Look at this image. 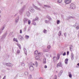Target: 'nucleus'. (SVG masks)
Wrapping results in <instances>:
<instances>
[{
    "mask_svg": "<svg viewBox=\"0 0 79 79\" xmlns=\"http://www.w3.org/2000/svg\"><path fill=\"white\" fill-rule=\"evenodd\" d=\"M46 56H47V57H48V54H46Z\"/></svg>",
    "mask_w": 79,
    "mask_h": 79,
    "instance_id": "45",
    "label": "nucleus"
},
{
    "mask_svg": "<svg viewBox=\"0 0 79 79\" xmlns=\"http://www.w3.org/2000/svg\"><path fill=\"white\" fill-rule=\"evenodd\" d=\"M1 79V76L0 75V79Z\"/></svg>",
    "mask_w": 79,
    "mask_h": 79,
    "instance_id": "60",
    "label": "nucleus"
},
{
    "mask_svg": "<svg viewBox=\"0 0 79 79\" xmlns=\"http://www.w3.org/2000/svg\"><path fill=\"white\" fill-rule=\"evenodd\" d=\"M24 9L23 8H22L20 10H19V13L21 15L23 13V11H24Z\"/></svg>",
    "mask_w": 79,
    "mask_h": 79,
    "instance_id": "7",
    "label": "nucleus"
},
{
    "mask_svg": "<svg viewBox=\"0 0 79 79\" xmlns=\"http://www.w3.org/2000/svg\"><path fill=\"white\" fill-rule=\"evenodd\" d=\"M63 56H65L66 55V52H64V53L63 54Z\"/></svg>",
    "mask_w": 79,
    "mask_h": 79,
    "instance_id": "41",
    "label": "nucleus"
},
{
    "mask_svg": "<svg viewBox=\"0 0 79 79\" xmlns=\"http://www.w3.org/2000/svg\"><path fill=\"white\" fill-rule=\"evenodd\" d=\"M40 54H41V53L40 52L38 53V55L39 56H37L36 57H35V59L36 60H40L39 58L40 57H39V56H40Z\"/></svg>",
    "mask_w": 79,
    "mask_h": 79,
    "instance_id": "5",
    "label": "nucleus"
},
{
    "mask_svg": "<svg viewBox=\"0 0 79 79\" xmlns=\"http://www.w3.org/2000/svg\"><path fill=\"white\" fill-rule=\"evenodd\" d=\"M14 41H15V42H18V40H17V39L14 38L13 39Z\"/></svg>",
    "mask_w": 79,
    "mask_h": 79,
    "instance_id": "26",
    "label": "nucleus"
},
{
    "mask_svg": "<svg viewBox=\"0 0 79 79\" xmlns=\"http://www.w3.org/2000/svg\"><path fill=\"white\" fill-rule=\"evenodd\" d=\"M44 22L45 23H49V20H44Z\"/></svg>",
    "mask_w": 79,
    "mask_h": 79,
    "instance_id": "30",
    "label": "nucleus"
},
{
    "mask_svg": "<svg viewBox=\"0 0 79 79\" xmlns=\"http://www.w3.org/2000/svg\"><path fill=\"white\" fill-rule=\"evenodd\" d=\"M74 17H72V16H69L68 17H67V20H68L69 19H71V18H74Z\"/></svg>",
    "mask_w": 79,
    "mask_h": 79,
    "instance_id": "21",
    "label": "nucleus"
},
{
    "mask_svg": "<svg viewBox=\"0 0 79 79\" xmlns=\"http://www.w3.org/2000/svg\"><path fill=\"white\" fill-rule=\"evenodd\" d=\"M28 79H32V75H30L28 76Z\"/></svg>",
    "mask_w": 79,
    "mask_h": 79,
    "instance_id": "32",
    "label": "nucleus"
},
{
    "mask_svg": "<svg viewBox=\"0 0 79 79\" xmlns=\"http://www.w3.org/2000/svg\"><path fill=\"white\" fill-rule=\"evenodd\" d=\"M28 10H29L31 13H34L35 11L34 9L32 8V7L31 6H30V7L28 8Z\"/></svg>",
    "mask_w": 79,
    "mask_h": 79,
    "instance_id": "3",
    "label": "nucleus"
},
{
    "mask_svg": "<svg viewBox=\"0 0 79 79\" xmlns=\"http://www.w3.org/2000/svg\"><path fill=\"white\" fill-rule=\"evenodd\" d=\"M26 15L28 17H29L30 16V12L29 11H27L26 13Z\"/></svg>",
    "mask_w": 79,
    "mask_h": 79,
    "instance_id": "12",
    "label": "nucleus"
},
{
    "mask_svg": "<svg viewBox=\"0 0 79 79\" xmlns=\"http://www.w3.org/2000/svg\"><path fill=\"white\" fill-rule=\"evenodd\" d=\"M4 29H5V27L3 26L2 27L1 30H1V31H3V30Z\"/></svg>",
    "mask_w": 79,
    "mask_h": 79,
    "instance_id": "35",
    "label": "nucleus"
},
{
    "mask_svg": "<svg viewBox=\"0 0 79 79\" xmlns=\"http://www.w3.org/2000/svg\"><path fill=\"white\" fill-rule=\"evenodd\" d=\"M77 66H76V68H77Z\"/></svg>",
    "mask_w": 79,
    "mask_h": 79,
    "instance_id": "63",
    "label": "nucleus"
},
{
    "mask_svg": "<svg viewBox=\"0 0 79 79\" xmlns=\"http://www.w3.org/2000/svg\"><path fill=\"white\" fill-rule=\"evenodd\" d=\"M17 52L18 54H19V53H21V51H20V50H17Z\"/></svg>",
    "mask_w": 79,
    "mask_h": 79,
    "instance_id": "33",
    "label": "nucleus"
},
{
    "mask_svg": "<svg viewBox=\"0 0 79 79\" xmlns=\"http://www.w3.org/2000/svg\"><path fill=\"white\" fill-rule=\"evenodd\" d=\"M61 74H59L58 77H60V76H61Z\"/></svg>",
    "mask_w": 79,
    "mask_h": 79,
    "instance_id": "52",
    "label": "nucleus"
},
{
    "mask_svg": "<svg viewBox=\"0 0 79 79\" xmlns=\"http://www.w3.org/2000/svg\"><path fill=\"white\" fill-rule=\"evenodd\" d=\"M77 66H79V63H78V64H77Z\"/></svg>",
    "mask_w": 79,
    "mask_h": 79,
    "instance_id": "57",
    "label": "nucleus"
},
{
    "mask_svg": "<svg viewBox=\"0 0 79 79\" xmlns=\"http://www.w3.org/2000/svg\"><path fill=\"white\" fill-rule=\"evenodd\" d=\"M23 50L25 54L26 55H27V50H26V48H24Z\"/></svg>",
    "mask_w": 79,
    "mask_h": 79,
    "instance_id": "16",
    "label": "nucleus"
},
{
    "mask_svg": "<svg viewBox=\"0 0 79 79\" xmlns=\"http://www.w3.org/2000/svg\"><path fill=\"white\" fill-rule=\"evenodd\" d=\"M59 58H60L59 55H58L57 57L55 56L53 57V63H56V61H57V60H59Z\"/></svg>",
    "mask_w": 79,
    "mask_h": 79,
    "instance_id": "1",
    "label": "nucleus"
},
{
    "mask_svg": "<svg viewBox=\"0 0 79 79\" xmlns=\"http://www.w3.org/2000/svg\"><path fill=\"white\" fill-rule=\"evenodd\" d=\"M39 20V19H38V17H36L34 19H33V21H38Z\"/></svg>",
    "mask_w": 79,
    "mask_h": 79,
    "instance_id": "19",
    "label": "nucleus"
},
{
    "mask_svg": "<svg viewBox=\"0 0 79 79\" xmlns=\"http://www.w3.org/2000/svg\"><path fill=\"white\" fill-rule=\"evenodd\" d=\"M39 79H43V78H42V77H40V78Z\"/></svg>",
    "mask_w": 79,
    "mask_h": 79,
    "instance_id": "56",
    "label": "nucleus"
},
{
    "mask_svg": "<svg viewBox=\"0 0 79 79\" xmlns=\"http://www.w3.org/2000/svg\"><path fill=\"white\" fill-rule=\"evenodd\" d=\"M25 76H27V75H28V73H27V72H25Z\"/></svg>",
    "mask_w": 79,
    "mask_h": 79,
    "instance_id": "36",
    "label": "nucleus"
},
{
    "mask_svg": "<svg viewBox=\"0 0 79 79\" xmlns=\"http://www.w3.org/2000/svg\"><path fill=\"white\" fill-rule=\"evenodd\" d=\"M28 24H31V20H28Z\"/></svg>",
    "mask_w": 79,
    "mask_h": 79,
    "instance_id": "39",
    "label": "nucleus"
},
{
    "mask_svg": "<svg viewBox=\"0 0 79 79\" xmlns=\"http://www.w3.org/2000/svg\"><path fill=\"white\" fill-rule=\"evenodd\" d=\"M76 29H79V25L76 27Z\"/></svg>",
    "mask_w": 79,
    "mask_h": 79,
    "instance_id": "42",
    "label": "nucleus"
},
{
    "mask_svg": "<svg viewBox=\"0 0 79 79\" xmlns=\"http://www.w3.org/2000/svg\"><path fill=\"white\" fill-rule=\"evenodd\" d=\"M35 66L36 67H37V65L38 64H37V62L35 61V64H33V65L34 66L35 65Z\"/></svg>",
    "mask_w": 79,
    "mask_h": 79,
    "instance_id": "24",
    "label": "nucleus"
},
{
    "mask_svg": "<svg viewBox=\"0 0 79 79\" xmlns=\"http://www.w3.org/2000/svg\"><path fill=\"white\" fill-rule=\"evenodd\" d=\"M30 69L31 71H34V67H33L32 65H31L30 66Z\"/></svg>",
    "mask_w": 79,
    "mask_h": 79,
    "instance_id": "10",
    "label": "nucleus"
},
{
    "mask_svg": "<svg viewBox=\"0 0 79 79\" xmlns=\"http://www.w3.org/2000/svg\"><path fill=\"white\" fill-rule=\"evenodd\" d=\"M33 25L35 26V25H36V23H33Z\"/></svg>",
    "mask_w": 79,
    "mask_h": 79,
    "instance_id": "47",
    "label": "nucleus"
},
{
    "mask_svg": "<svg viewBox=\"0 0 79 79\" xmlns=\"http://www.w3.org/2000/svg\"><path fill=\"white\" fill-rule=\"evenodd\" d=\"M62 67V63H61V62H59L57 65V68H58V67Z\"/></svg>",
    "mask_w": 79,
    "mask_h": 79,
    "instance_id": "9",
    "label": "nucleus"
},
{
    "mask_svg": "<svg viewBox=\"0 0 79 79\" xmlns=\"http://www.w3.org/2000/svg\"><path fill=\"white\" fill-rule=\"evenodd\" d=\"M68 59H66L65 60V63L66 64H68Z\"/></svg>",
    "mask_w": 79,
    "mask_h": 79,
    "instance_id": "17",
    "label": "nucleus"
},
{
    "mask_svg": "<svg viewBox=\"0 0 79 79\" xmlns=\"http://www.w3.org/2000/svg\"><path fill=\"white\" fill-rule=\"evenodd\" d=\"M43 52H48V49H43Z\"/></svg>",
    "mask_w": 79,
    "mask_h": 79,
    "instance_id": "25",
    "label": "nucleus"
},
{
    "mask_svg": "<svg viewBox=\"0 0 79 79\" xmlns=\"http://www.w3.org/2000/svg\"><path fill=\"white\" fill-rule=\"evenodd\" d=\"M70 9H74L76 8V5L73 3H72L70 5Z\"/></svg>",
    "mask_w": 79,
    "mask_h": 79,
    "instance_id": "2",
    "label": "nucleus"
},
{
    "mask_svg": "<svg viewBox=\"0 0 79 79\" xmlns=\"http://www.w3.org/2000/svg\"><path fill=\"white\" fill-rule=\"evenodd\" d=\"M22 66H25V64H24V63H22Z\"/></svg>",
    "mask_w": 79,
    "mask_h": 79,
    "instance_id": "40",
    "label": "nucleus"
},
{
    "mask_svg": "<svg viewBox=\"0 0 79 79\" xmlns=\"http://www.w3.org/2000/svg\"><path fill=\"white\" fill-rule=\"evenodd\" d=\"M48 19H49V20H52V19L50 18H49Z\"/></svg>",
    "mask_w": 79,
    "mask_h": 79,
    "instance_id": "49",
    "label": "nucleus"
},
{
    "mask_svg": "<svg viewBox=\"0 0 79 79\" xmlns=\"http://www.w3.org/2000/svg\"><path fill=\"white\" fill-rule=\"evenodd\" d=\"M69 52H67V55H69Z\"/></svg>",
    "mask_w": 79,
    "mask_h": 79,
    "instance_id": "48",
    "label": "nucleus"
},
{
    "mask_svg": "<svg viewBox=\"0 0 79 79\" xmlns=\"http://www.w3.org/2000/svg\"><path fill=\"white\" fill-rule=\"evenodd\" d=\"M1 49H2V48L1 47H0V50H1Z\"/></svg>",
    "mask_w": 79,
    "mask_h": 79,
    "instance_id": "59",
    "label": "nucleus"
},
{
    "mask_svg": "<svg viewBox=\"0 0 79 79\" xmlns=\"http://www.w3.org/2000/svg\"><path fill=\"white\" fill-rule=\"evenodd\" d=\"M46 58H44L43 60V64H46Z\"/></svg>",
    "mask_w": 79,
    "mask_h": 79,
    "instance_id": "18",
    "label": "nucleus"
},
{
    "mask_svg": "<svg viewBox=\"0 0 79 79\" xmlns=\"http://www.w3.org/2000/svg\"><path fill=\"white\" fill-rule=\"evenodd\" d=\"M60 23V20H58L57 21V24H59Z\"/></svg>",
    "mask_w": 79,
    "mask_h": 79,
    "instance_id": "37",
    "label": "nucleus"
},
{
    "mask_svg": "<svg viewBox=\"0 0 79 79\" xmlns=\"http://www.w3.org/2000/svg\"><path fill=\"white\" fill-rule=\"evenodd\" d=\"M0 13H1V11L0 10Z\"/></svg>",
    "mask_w": 79,
    "mask_h": 79,
    "instance_id": "61",
    "label": "nucleus"
},
{
    "mask_svg": "<svg viewBox=\"0 0 79 79\" xmlns=\"http://www.w3.org/2000/svg\"><path fill=\"white\" fill-rule=\"evenodd\" d=\"M35 55H37V54H38V51L37 50H36L35 52Z\"/></svg>",
    "mask_w": 79,
    "mask_h": 79,
    "instance_id": "27",
    "label": "nucleus"
},
{
    "mask_svg": "<svg viewBox=\"0 0 79 79\" xmlns=\"http://www.w3.org/2000/svg\"><path fill=\"white\" fill-rule=\"evenodd\" d=\"M26 29H27L26 27H25L24 29V31H26Z\"/></svg>",
    "mask_w": 79,
    "mask_h": 79,
    "instance_id": "43",
    "label": "nucleus"
},
{
    "mask_svg": "<svg viewBox=\"0 0 79 79\" xmlns=\"http://www.w3.org/2000/svg\"><path fill=\"white\" fill-rule=\"evenodd\" d=\"M64 36H66V33H65L64 34Z\"/></svg>",
    "mask_w": 79,
    "mask_h": 79,
    "instance_id": "53",
    "label": "nucleus"
},
{
    "mask_svg": "<svg viewBox=\"0 0 79 79\" xmlns=\"http://www.w3.org/2000/svg\"><path fill=\"white\" fill-rule=\"evenodd\" d=\"M28 19H23V23H24L25 24V23H27V21H28Z\"/></svg>",
    "mask_w": 79,
    "mask_h": 79,
    "instance_id": "11",
    "label": "nucleus"
},
{
    "mask_svg": "<svg viewBox=\"0 0 79 79\" xmlns=\"http://www.w3.org/2000/svg\"><path fill=\"white\" fill-rule=\"evenodd\" d=\"M0 17H1V16H0Z\"/></svg>",
    "mask_w": 79,
    "mask_h": 79,
    "instance_id": "64",
    "label": "nucleus"
},
{
    "mask_svg": "<svg viewBox=\"0 0 79 79\" xmlns=\"http://www.w3.org/2000/svg\"><path fill=\"white\" fill-rule=\"evenodd\" d=\"M7 69V70H10V69Z\"/></svg>",
    "mask_w": 79,
    "mask_h": 79,
    "instance_id": "58",
    "label": "nucleus"
},
{
    "mask_svg": "<svg viewBox=\"0 0 79 79\" xmlns=\"http://www.w3.org/2000/svg\"><path fill=\"white\" fill-rule=\"evenodd\" d=\"M71 55L72 60H74V54L73 53H72Z\"/></svg>",
    "mask_w": 79,
    "mask_h": 79,
    "instance_id": "20",
    "label": "nucleus"
},
{
    "mask_svg": "<svg viewBox=\"0 0 79 79\" xmlns=\"http://www.w3.org/2000/svg\"><path fill=\"white\" fill-rule=\"evenodd\" d=\"M20 34H22V30H20Z\"/></svg>",
    "mask_w": 79,
    "mask_h": 79,
    "instance_id": "44",
    "label": "nucleus"
},
{
    "mask_svg": "<svg viewBox=\"0 0 79 79\" xmlns=\"http://www.w3.org/2000/svg\"><path fill=\"white\" fill-rule=\"evenodd\" d=\"M58 35L59 36H60V35H61V31H60L59 32Z\"/></svg>",
    "mask_w": 79,
    "mask_h": 79,
    "instance_id": "34",
    "label": "nucleus"
},
{
    "mask_svg": "<svg viewBox=\"0 0 79 79\" xmlns=\"http://www.w3.org/2000/svg\"><path fill=\"white\" fill-rule=\"evenodd\" d=\"M71 0H65L64 3L66 4H69L71 3Z\"/></svg>",
    "mask_w": 79,
    "mask_h": 79,
    "instance_id": "4",
    "label": "nucleus"
},
{
    "mask_svg": "<svg viewBox=\"0 0 79 79\" xmlns=\"http://www.w3.org/2000/svg\"><path fill=\"white\" fill-rule=\"evenodd\" d=\"M39 5L40 6H41V5H42V4H40V3H39Z\"/></svg>",
    "mask_w": 79,
    "mask_h": 79,
    "instance_id": "54",
    "label": "nucleus"
},
{
    "mask_svg": "<svg viewBox=\"0 0 79 79\" xmlns=\"http://www.w3.org/2000/svg\"><path fill=\"white\" fill-rule=\"evenodd\" d=\"M5 64L7 66H9V67H11V66H13V64L10 63H6Z\"/></svg>",
    "mask_w": 79,
    "mask_h": 79,
    "instance_id": "6",
    "label": "nucleus"
},
{
    "mask_svg": "<svg viewBox=\"0 0 79 79\" xmlns=\"http://www.w3.org/2000/svg\"><path fill=\"white\" fill-rule=\"evenodd\" d=\"M2 30H0V34H1L2 33Z\"/></svg>",
    "mask_w": 79,
    "mask_h": 79,
    "instance_id": "50",
    "label": "nucleus"
},
{
    "mask_svg": "<svg viewBox=\"0 0 79 79\" xmlns=\"http://www.w3.org/2000/svg\"><path fill=\"white\" fill-rule=\"evenodd\" d=\"M17 45L18 46V47L20 49H21V45H20L18 43H17Z\"/></svg>",
    "mask_w": 79,
    "mask_h": 79,
    "instance_id": "23",
    "label": "nucleus"
},
{
    "mask_svg": "<svg viewBox=\"0 0 79 79\" xmlns=\"http://www.w3.org/2000/svg\"><path fill=\"white\" fill-rule=\"evenodd\" d=\"M44 6L45 8H50V6L47 5H44Z\"/></svg>",
    "mask_w": 79,
    "mask_h": 79,
    "instance_id": "28",
    "label": "nucleus"
},
{
    "mask_svg": "<svg viewBox=\"0 0 79 79\" xmlns=\"http://www.w3.org/2000/svg\"><path fill=\"white\" fill-rule=\"evenodd\" d=\"M43 32L44 33V34H46V33H47V31L46 30H44L43 31Z\"/></svg>",
    "mask_w": 79,
    "mask_h": 79,
    "instance_id": "31",
    "label": "nucleus"
},
{
    "mask_svg": "<svg viewBox=\"0 0 79 79\" xmlns=\"http://www.w3.org/2000/svg\"><path fill=\"white\" fill-rule=\"evenodd\" d=\"M18 38H19V39H21V40H23V39H24L23 36H22L21 35H19Z\"/></svg>",
    "mask_w": 79,
    "mask_h": 79,
    "instance_id": "15",
    "label": "nucleus"
},
{
    "mask_svg": "<svg viewBox=\"0 0 79 79\" xmlns=\"http://www.w3.org/2000/svg\"><path fill=\"white\" fill-rule=\"evenodd\" d=\"M2 30H0V34H1L2 33Z\"/></svg>",
    "mask_w": 79,
    "mask_h": 79,
    "instance_id": "51",
    "label": "nucleus"
},
{
    "mask_svg": "<svg viewBox=\"0 0 79 79\" xmlns=\"http://www.w3.org/2000/svg\"><path fill=\"white\" fill-rule=\"evenodd\" d=\"M16 15H15V16H16Z\"/></svg>",
    "mask_w": 79,
    "mask_h": 79,
    "instance_id": "62",
    "label": "nucleus"
},
{
    "mask_svg": "<svg viewBox=\"0 0 79 79\" xmlns=\"http://www.w3.org/2000/svg\"><path fill=\"white\" fill-rule=\"evenodd\" d=\"M33 7L35 8L36 10H40V8H38L37 7L35 6V5H33Z\"/></svg>",
    "mask_w": 79,
    "mask_h": 79,
    "instance_id": "14",
    "label": "nucleus"
},
{
    "mask_svg": "<svg viewBox=\"0 0 79 79\" xmlns=\"http://www.w3.org/2000/svg\"><path fill=\"white\" fill-rule=\"evenodd\" d=\"M47 48H48V49H50V48H51V47L50 45H48V46Z\"/></svg>",
    "mask_w": 79,
    "mask_h": 79,
    "instance_id": "38",
    "label": "nucleus"
},
{
    "mask_svg": "<svg viewBox=\"0 0 79 79\" xmlns=\"http://www.w3.org/2000/svg\"><path fill=\"white\" fill-rule=\"evenodd\" d=\"M76 26V24H75V25H73V26L74 27H75Z\"/></svg>",
    "mask_w": 79,
    "mask_h": 79,
    "instance_id": "55",
    "label": "nucleus"
},
{
    "mask_svg": "<svg viewBox=\"0 0 79 79\" xmlns=\"http://www.w3.org/2000/svg\"><path fill=\"white\" fill-rule=\"evenodd\" d=\"M25 37L26 39H28L29 38V36L28 35H26Z\"/></svg>",
    "mask_w": 79,
    "mask_h": 79,
    "instance_id": "29",
    "label": "nucleus"
},
{
    "mask_svg": "<svg viewBox=\"0 0 79 79\" xmlns=\"http://www.w3.org/2000/svg\"><path fill=\"white\" fill-rule=\"evenodd\" d=\"M69 77L70 78H71L72 77V75H71V72L69 73Z\"/></svg>",
    "mask_w": 79,
    "mask_h": 79,
    "instance_id": "22",
    "label": "nucleus"
},
{
    "mask_svg": "<svg viewBox=\"0 0 79 79\" xmlns=\"http://www.w3.org/2000/svg\"><path fill=\"white\" fill-rule=\"evenodd\" d=\"M69 49L70 51L72 52V51H73V46L72 45H70L69 46Z\"/></svg>",
    "mask_w": 79,
    "mask_h": 79,
    "instance_id": "13",
    "label": "nucleus"
},
{
    "mask_svg": "<svg viewBox=\"0 0 79 79\" xmlns=\"http://www.w3.org/2000/svg\"><path fill=\"white\" fill-rule=\"evenodd\" d=\"M44 68H47V65H45L44 67Z\"/></svg>",
    "mask_w": 79,
    "mask_h": 79,
    "instance_id": "46",
    "label": "nucleus"
},
{
    "mask_svg": "<svg viewBox=\"0 0 79 79\" xmlns=\"http://www.w3.org/2000/svg\"><path fill=\"white\" fill-rule=\"evenodd\" d=\"M19 16L17 17L15 20V23H18V21H19Z\"/></svg>",
    "mask_w": 79,
    "mask_h": 79,
    "instance_id": "8",
    "label": "nucleus"
}]
</instances>
